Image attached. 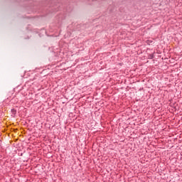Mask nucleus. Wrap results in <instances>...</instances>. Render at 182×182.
<instances>
[{
    "instance_id": "obj_1",
    "label": "nucleus",
    "mask_w": 182,
    "mask_h": 182,
    "mask_svg": "<svg viewBox=\"0 0 182 182\" xmlns=\"http://www.w3.org/2000/svg\"><path fill=\"white\" fill-rule=\"evenodd\" d=\"M11 112H12L13 114H15L16 113V110H15L14 109H11Z\"/></svg>"
},
{
    "instance_id": "obj_2",
    "label": "nucleus",
    "mask_w": 182,
    "mask_h": 182,
    "mask_svg": "<svg viewBox=\"0 0 182 182\" xmlns=\"http://www.w3.org/2000/svg\"><path fill=\"white\" fill-rule=\"evenodd\" d=\"M23 154L21 153V156H23Z\"/></svg>"
}]
</instances>
